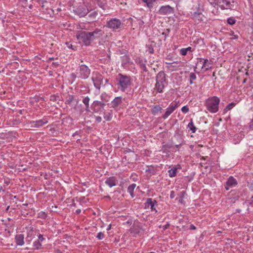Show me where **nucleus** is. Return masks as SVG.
Instances as JSON below:
<instances>
[{
  "instance_id": "nucleus-4",
  "label": "nucleus",
  "mask_w": 253,
  "mask_h": 253,
  "mask_svg": "<svg viewBox=\"0 0 253 253\" xmlns=\"http://www.w3.org/2000/svg\"><path fill=\"white\" fill-rule=\"evenodd\" d=\"M211 5L213 7L219 6L222 9H231L232 4L230 0H208Z\"/></svg>"
},
{
  "instance_id": "nucleus-48",
  "label": "nucleus",
  "mask_w": 253,
  "mask_h": 253,
  "mask_svg": "<svg viewBox=\"0 0 253 253\" xmlns=\"http://www.w3.org/2000/svg\"><path fill=\"white\" fill-rule=\"evenodd\" d=\"M147 50L149 53L152 54L154 53V49L151 46L148 47Z\"/></svg>"
},
{
  "instance_id": "nucleus-44",
  "label": "nucleus",
  "mask_w": 253,
  "mask_h": 253,
  "mask_svg": "<svg viewBox=\"0 0 253 253\" xmlns=\"http://www.w3.org/2000/svg\"><path fill=\"white\" fill-rule=\"evenodd\" d=\"M187 52H188V51H187V50L185 48H181L180 50V53L182 55H186L187 54Z\"/></svg>"
},
{
  "instance_id": "nucleus-24",
  "label": "nucleus",
  "mask_w": 253,
  "mask_h": 253,
  "mask_svg": "<svg viewBox=\"0 0 253 253\" xmlns=\"http://www.w3.org/2000/svg\"><path fill=\"white\" fill-rule=\"evenodd\" d=\"M16 244L19 246H22L24 244V235L22 234L17 235L15 236Z\"/></svg>"
},
{
  "instance_id": "nucleus-50",
  "label": "nucleus",
  "mask_w": 253,
  "mask_h": 253,
  "mask_svg": "<svg viewBox=\"0 0 253 253\" xmlns=\"http://www.w3.org/2000/svg\"><path fill=\"white\" fill-rule=\"evenodd\" d=\"M169 225H170V224L169 223H168L167 224L163 226V230H165L167 229H168L169 227Z\"/></svg>"
},
{
  "instance_id": "nucleus-43",
  "label": "nucleus",
  "mask_w": 253,
  "mask_h": 253,
  "mask_svg": "<svg viewBox=\"0 0 253 253\" xmlns=\"http://www.w3.org/2000/svg\"><path fill=\"white\" fill-rule=\"evenodd\" d=\"M189 110V109L187 106H184L181 108V111L183 113H187Z\"/></svg>"
},
{
  "instance_id": "nucleus-38",
  "label": "nucleus",
  "mask_w": 253,
  "mask_h": 253,
  "mask_svg": "<svg viewBox=\"0 0 253 253\" xmlns=\"http://www.w3.org/2000/svg\"><path fill=\"white\" fill-rule=\"evenodd\" d=\"M74 97L73 95H70L69 98L66 100V103L70 104L74 100Z\"/></svg>"
},
{
  "instance_id": "nucleus-52",
  "label": "nucleus",
  "mask_w": 253,
  "mask_h": 253,
  "mask_svg": "<svg viewBox=\"0 0 253 253\" xmlns=\"http://www.w3.org/2000/svg\"><path fill=\"white\" fill-rule=\"evenodd\" d=\"M174 191H172L170 192V198L172 199L174 198Z\"/></svg>"
},
{
  "instance_id": "nucleus-11",
  "label": "nucleus",
  "mask_w": 253,
  "mask_h": 253,
  "mask_svg": "<svg viewBox=\"0 0 253 253\" xmlns=\"http://www.w3.org/2000/svg\"><path fill=\"white\" fill-rule=\"evenodd\" d=\"M174 12V8L169 5L162 6L159 10V13L163 15L170 14Z\"/></svg>"
},
{
  "instance_id": "nucleus-15",
  "label": "nucleus",
  "mask_w": 253,
  "mask_h": 253,
  "mask_svg": "<svg viewBox=\"0 0 253 253\" xmlns=\"http://www.w3.org/2000/svg\"><path fill=\"white\" fill-rule=\"evenodd\" d=\"M47 123L48 120L47 119L44 118L36 121H30L29 122V124L31 125V126L39 127L42 126L43 125L46 124Z\"/></svg>"
},
{
  "instance_id": "nucleus-60",
  "label": "nucleus",
  "mask_w": 253,
  "mask_h": 253,
  "mask_svg": "<svg viewBox=\"0 0 253 253\" xmlns=\"http://www.w3.org/2000/svg\"><path fill=\"white\" fill-rule=\"evenodd\" d=\"M238 38V36H234V37L233 38L234 39H236Z\"/></svg>"
},
{
  "instance_id": "nucleus-46",
  "label": "nucleus",
  "mask_w": 253,
  "mask_h": 253,
  "mask_svg": "<svg viewBox=\"0 0 253 253\" xmlns=\"http://www.w3.org/2000/svg\"><path fill=\"white\" fill-rule=\"evenodd\" d=\"M40 216L42 218H45L46 217V214L44 212L42 211L39 213Z\"/></svg>"
},
{
  "instance_id": "nucleus-36",
  "label": "nucleus",
  "mask_w": 253,
  "mask_h": 253,
  "mask_svg": "<svg viewBox=\"0 0 253 253\" xmlns=\"http://www.w3.org/2000/svg\"><path fill=\"white\" fill-rule=\"evenodd\" d=\"M148 169H146V172H148L152 174H154L155 173V169L153 167H147Z\"/></svg>"
},
{
  "instance_id": "nucleus-47",
  "label": "nucleus",
  "mask_w": 253,
  "mask_h": 253,
  "mask_svg": "<svg viewBox=\"0 0 253 253\" xmlns=\"http://www.w3.org/2000/svg\"><path fill=\"white\" fill-rule=\"evenodd\" d=\"M44 238H43L42 235L40 234L38 236V240L37 241L41 242H42L44 240Z\"/></svg>"
},
{
  "instance_id": "nucleus-30",
  "label": "nucleus",
  "mask_w": 253,
  "mask_h": 253,
  "mask_svg": "<svg viewBox=\"0 0 253 253\" xmlns=\"http://www.w3.org/2000/svg\"><path fill=\"white\" fill-rule=\"evenodd\" d=\"M196 75L194 73L191 72L189 75V82L190 84H193V81L196 79Z\"/></svg>"
},
{
  "instance_id": "nucleus-2",
  "label": "nucleus",
  "mask_w": 253,
  "mask_h": 253,
  "mask_svg": "<svg viewBox=\"0 0 253 253\" xmlns=\"http://www.w3.org/2000/svg\"><path fill=\"white\" fill-rule=\"evenodd\" d=\"M116 80L118 88L122 91H125L131 84V80L130 77L121 73L118 74Z\"/></svg>"
},
{
  "instance_id": "nucleus-21",
  "label": "nucleus",
  "mask_w": 253,
  "mask_h": 253,
  "mask_svg": "<svg viewBox=\"0 0 253 253\" xmlns=\"http://www.w3.org/2000/svg\"><path fill=\"white\" fill-rule=\"evenodd\" d=\"M193 18L196 21L198 22H200L203 20L204 15L202 14V12L197 11L194 12L192 14Z\"/></svg>"
},
{
  "instance_id": "nucleus-35",
  "label": "nucleus",
  "mask_w": 253,
  "mask_h": 253,
  "mask_svg": "<svg viewBox=\"0 0 253 253\" xmlns=\"http://www.w3.org/2000/svg\"><path fill=\"white\" fill-rule=\"evenodd\" d=\"M236 21V20H235V19L232 17L228 18L227 20V23L231 25H234Z\"/></svg>"
},
{
  "instance_id": "nucleus-63",
  "label": "nucleus",
  "mask_w": 253,
  "mask_h": 253,
  "mask_svg": "<svg viewBox=\"0 0 253 253\" xmlns=\"http://www.w3.org/2000/svg\"><path fill=\"white\" fill-rule=\"evenodd\" d=\"M9 207L8 206V207L7 208V209H6V211H7V210L9 209Z\"/></svg>"
},
{
  "instance_id": "nucleus-16",
  "label": "nucleus",
  "mask_w": 253,
  "mask_h": 253,
  "mask_svg": "<svg viewBox=\"0 0 253 253\" xmlns=\"http://www.w3.org/2000/svg\"><path fill=\"white\" fill-rule=\"evenodd\" d=\"M237 184V180L233 177L230 176L226 182L225 188L226 190H228L230 188L235 186Z\"/></svg>"
},
{
  "instance_id": "nucleus-12",
  "label": "nucleus",
  "mask_w": 253,
  "mask_h": 253,
  "mask_svg": "<svg viewBox=\"0 0 253 253\" xmlns=\"http://www.w3.org/2000/svg\"><path fill=\"white\" fill-rule=\"evenodd\" d=\"M199 62H202V68L204 69L205 71H207L211 68L212 62L211 60L204 58H198Z\"/></svg>"
},
{
  "instance_id": "nucleus-22",
  "label": "nucleus",
  "mask_w": 253,
  "mask_h": 253,
  "mask_svg": "<svg viewBox=\"0 0 253 253\" xmlns=\"http://www.w3.org/2000/svg\"><path fill=\"white\" fill-rule=\"evenodd\" d=\"M146 62L144 61L142 59H139L137 61V64L139 65L140 68L142 70L141 72H147L148 70L146 66Z\"/></svg>"
},
{
  "instance_id": "nucleus-18",
  "label": "nucleus",
  "mask_w": 253,
  "mask_h": 253,
  "mask_svg": "<svg viewBox=\"0 0 253 253\" xmlns=\"http://www.w3.org/2000/svg\"><path fill=\"white\" fill-rule=\"evenodd\" d=\"M181 168L179 164L174 166L170 169L168 170L169 175L170 177H173L176 175L177 169Z\"/></svg>"
},
{
  "instance_id": "nucleus-28",
  "label": "nucleus",
  "mask_w": 253,
  "mask_h": 253,
  "mask_svg": "<svg viewBox=\"0 0 253 253\" xmlns=\"http://www.w3.org/2000/svg\"><path fill=\"white\" fill-rule=\"evenodd\" d=\"M113 116V112L112 110L110 112H104V118L106 121H110Z\"/></svg>"
},
{
  "instance_id": "nucleus-45",
  "label": "nucleus",
  "mask_w": 253,
  "mask_h": 253,
  "mask_svg": "<svg viewBox=\"0 0 253 253\" xmlns=\"http://www.w3.org/2000/svg\"><path fill=\"white\" fill-rule=\"evenodd\" d=\"M185 193V191L182 192V195L180 197V198L179 199V203H182V204L183 203V202H184L183 198H184V195Z\"/></svg>"
},
{
  "instance_id": "nucleus-40",
  "label": "nucleus",
  "mask_w": 253,
  "mask_h": 253,
  "mask_svg": "<svg viewBox=\"0 0 253 253\" xmlns=\"http://www.w3.org/2000/svg\"><path fill=\"white\" fill-rule=\"evenodd\" d=\"M98 5L102 9H105V3H104L100 0H97Z\"/></svg>"
},
{
  "instance_id": "nucleus-34",
  "label": "nucleus",
  "mask_w": 253,
  "mask_h": 253,
  "mask_svg": "<svg viewBox=\"0 0 253 253\" xmlns=\"http://www.w3.org/2000/svg\"><path fill=\"white\" fill-rule=\"evenodd\" d=\"M235 105V103H230L229 104H228L226 107L224 108V112H227L231 109L233 108V107Z\"/></svg>"
},
{
  "instance_id": "nucleus-39",
  "label": "nucleus",
  "mask_w": 253,
  "mask_h": 253,
  "mask_svg": "<svg viewBox=\"0 0 253 253\" xmlns=\"http://www.w3.org/2000/svg\"><path fill=\"white\" fill-rule=\"evenodd\" d=\"M96 238L98 240H102L104 238V234L102 232H100L98 233L97 235L96 236Z\"/></svg>"
},
{
  "instance_id": "nucleus-56",
  "label": "nucleus",
  "mask_w": 253,
  "mask_h": 253,
  "mask_svg": "<svg viewBox=\"0 0 253 253\" xmlns=\"http://www.w3.org/2000/svg\"><path fill=\"white\" fill-rule=\"evenodd\" d=\"M81 212V210L80 209H78L76 211V213L77 214L80 213Z\"/></svg>"
},
{
  "instance_id": "nucleus-61",
  "label": "nucleus",
  "mask_w": 253,
  "mask_h": 253,
  "mask_svg": "<svg viewBox=\"0 0 253 253\" xmlns=\"http://www.w3.org/2000/svg\"><path fill=\"white\" fill-rule=\"evenodd\" d=\"M105 81H106V83H108V79H106V80H105Z\"/></svg>"
},
{
  "instance_id": "nucleus-53",
  "label": "nucleus",
  "mask_w": 253,
  "mask_h": 253,
  "mask_svg": "<svg viewBox=\"0 0 253 253\" xmlns=\"http://www.w3.org/2000/svg\"><path fill=\"white\" fill-rule=\"evenodd\" d=\"M66 44L67 45V46L70 48H73V45L72 44L69 43V42H66Z\"/></svg>"
},
{
  "instance_id": "nucleus-14",
  "label": "nucleus",
  "mask_w": 253,
  "mask_h": 253,
  "mask_svg": "<svg viewBox=\"0 0 253 253\" xmlns=\"http://www.w3.org/2000/svg\"><path fill=\"white\" fill-rule=\"evenodd\" d=\"M75 12L80 17H84L89 13V10L85 7L80 6L76 9Z\"/></svg>"
},
{
  "instance_id": "nucleus-55",
  "label": "nucleus",
  "mask_w": 253,
  "mask_h": 253,
  "mask_svg": "<svg viewBox=\"0 0 253 253\" xmlns=\"http://www.w3.org/2000/svg\"><path fill=\"white\" fill-rule=\"evenodd\" d=\"M186 48V49L187 50V51L188 52V51H191V49H192L191 47L189 46V47H188L187 48Z\"/></svg>"
},
{
  "instance_id": "nucleus-13",
  "label": "nucleus",
  "mask_w": 253,
  "mask_h": 253,
  "mask_svg": "<svg viewBox=\"0 0 253 253\" xmlns=\"http://www.w3.org/2000/svg\"><path fill=\"white\" fill-rule=\"evenodd\" d=\"M91 38L93 41L95 39L100 38L103 35L104 32L99 29L96 28L92 32H89Z\"/></svg>"
},
{
  "instance_id": "nucleus-5",
  "label": "nucleus",
  "mask_w": 253,
  "mask_h": 253,
  "mask_svg": "<svg viewBox=\"0 0 253 253\" xmlns=\"http://www.w3.org/2000/svg\"><path fill=\"white\" fill-rule=\"evenodd\" d=\"M106 26L107 28L111 29L113 31H116L117 30L122 28L123 26V23L120 19L114 18L108 21Z\"/></svg>"
},
{
  "instance_id": "nucleus-32",
  "label": "nucleus",
  "mask_w": 253,
  "mask_h": 253,
  "mask_svg": "<svg viewBox=\"0 0 253 253\" xmlns=\"http://www.w3.org/2000/svg\"><path fill=\"white\" fill-rule=\"evenodd\" d=\"M34 238V236L32 235V234H30V233H28L27 236L26 238V242L28 244H30L32 240Z\"/></svg>"
},
{
  "instance_id": "nucleus-19",
  "label": "nucleus",
  "mask_w": 253,
  "mask_h": 253,
  "mask_svg": "<svg viewBox=\"0 0 253 253\" xmlns=\"http://www.w3.org/2000/svg\"><path fill=\"white\" fill-rule=\"evenodd\" d=\"M118 180L114 176H111L106 179L105 183L110 187H112L116 185Z\"/></svg>"
},
{
  "instance_id": "nucleus-9",
  "label": "nucleus",
  "mask_w": 253,
  "mask_h": 253,
  "mask_svg": "<svg viewBox=\"0 0 253 253\" xmlns=\"http://www.w3.org/2000/svg\"><path fill=\"white\" fill-rule=\"evenodd\" d=\"M179 102H175L170 103L169 107L167 109L165 113L163 116V118L167 119L179 106Z\"/></svg>"
},
{
  "instance_id": "nucleus-49",
  "label": "nucleus",
  "mask_w": 253,
  "mask_h": 253,
  "mask_svg": "<svg viewBox=\"0 0 253 253\" xmlns=\"http://www.w3.org/2000/svg\"><path fill=\"white\" fill-rule=\"evenodd\" d=\"M95 121H96V122H97L98 123H100L102 121V118L100 116H96L95 117Z\"/></svg>"
},
{
  "instance_id": "nucleus-59",
  "label": "nucleus",
  "mask_w": 253,
  "mask_h": 253,
  "mask_svg": "<svg viewBox=\"0 0 253 253\" xmlns=\"http://www.w3.org/2000/svg\"><path fill=\"white\" fill-rule=\"evenodd\" d=\"M78 134V132H76L74 133L73 135V136H75V135H77Z\"/></svg>"
},
{
  "instance_id": "nucleus-31",
  "label": "nucleus",
  "mask_w": 253,
  "mask_h": 253,
  "mask_svg": "<svg viewBox=\"0 0 253 253\" xmlns=\"http://www.w3.org/2000/svg\"><path fill=\"white\" fill-rule=\"evenodd\" d=\"M42 244L38 241H36L33 243L34 250H39L41 249Z\"/></svg>"
},
{
  "instance_id": "nucleus-3",
  "label": "nucleus",
  "mask_w": 253,
  "mask_h": 253,
  "mask_svg": "<svg viewBox=\"0 0 253 253\" xmlns=\"http://www.w3.org/2000/svg\"><path fill=\"white\" fill-rule=\"evenodd\" d=\"M220 99L217 96L209 98L205 102L207 110L211 113H214L218 111Z\"/></svg>"
},
{
  "instance_id": "nucleus-29",
  "label": "nucleus",
  "mask_w": 253,
  "mask_h": 253,
  "mask_svg": "<svg viewBox=\"0 0 253 253\" xmlns=\"http://www.w3.org/2000/svg\"><path fill=\"white\" fill-rule=\"evenodd\" d=\"M187 126L193 133H195L196 132L197 128L194 126L192 119L191 120L190 122L188 124Z\"/></svg>"
},
{
  "instance_id": "nucleus-17",
  "label": "nucleus",
  "mask_w": 253,
  "mask_h": 253,
  "mask_svg": "<svg viewBox=\"0 0 253 253\" xmlns=\"http://www.w3.org/2000/svg\"><path fill=\"white\" fill-rule=\"evenodd\" d=\"M157 202L156 200H153L152 198H148L146 200V203H145V208H147V207H149L150 206L151 207V210L152 211H155L156 212H157L156 211L155 206L157 205Z\"/></svg>"
},
{
  "instance_id": "nucleus-7",
  "label": "nucleus",
  "mask_w": 253,
  "mask_h": 253,
  "mask_svg": "<svg viewBox=\"0 0 253 253\" xmlns=\"http://www.w3.org/2000/svg\"><path fill=\"white\" fill-rule=\"evenodd\" d=\"M77 38L80 42H82L85 46L89 45L92 42L89 32H82L77 36Z\"/></svg>"
},
{
  "instance_id": "nucleus-33",
  "label": "nucleus",
  "mask_w": 253,
  "mask_h": 253,
  "mask_svg": "<svg viewBox=\"0 0 253 253\" xmlns=\"http://www.w3.org/2000/svg\"><path fill=\"white\" fill-rule=\"evenodd\" d=\"M143 1L147 4L148 7L151 8L153 7V2L155 0H143Z\"/></svg>"
},
{
  "instance_id": "nucleus-23",
  "label": "nucleus",
  "mask_w": 253,
  "mask_h": 253,
  "mask_svg": "<svg viewBox=\"0 0 253 253\" xmlns=\"http://www.w3.org/2000/svg\"><path fill=\"white\" fill-rule=\"evenodd\" d=\"M166 64L168 65L167 66L168 68L172 71L176 70L179 67L177 65L178 64L177 62H173L171 63L166 62Z\"/></svg>"
},
{
  "instance_id": "nucleus-20",
  "label": "nucleus",
  "mask_w": 253,
  "mask_h": 253,
  "mask_svg": "<svg viewBox=\"0 0 253 253\" xmlns=\"http://www.w3.org/2000/svg\"><path fill=\"white\" fill-rule=\"evenodd\" d=\"M122 103V97L121 96L116 97L111 101V107L113 108H116Z\"/></svg>"
},
{
  "instance_id": "nucleus-54",
  "label": "nucleus",
  "mask_w": 253,
  "mask_h": 253,
  "mask_svg": "<svg viewBox=\"0 0 253 253\" xmlns=\"http://www.w3.org/2000/svg\"><path fill=\"white\" fill-rule=\"evenodd\" d=\"M190 229L195 230V229H196V227L194 225L191 224L190 226Z\"/></svg>"
},
{
  "instance_id": "nucleus-10",
  "label": "nucleus",
  "mask_w": 253,
  "mask_h": 253,
  "mask_svg": "<svg viewBox=\"0 0 253 253\" xmlns=\"http://www.w3.org/2000/svg\"><path fill=\"white\" fill-rule=\"evenodd\" d=\"M105 104L100 101H94L91 104V107L95 112H98L102 111L104 110V107Z\"/></svg>"
},
{
  "instance_id": "nucleus-27",
  "label": "nucleus",
  "mask_w": 253,
  "mask_h": 253,
  "mask_svg": "<svg viewBox=\"0 0 253 253\" xmlns=\"http://www.w3.org/2000/svg\"><path fill=\"white\" fill-rule=\"evenodd\" d=\"M162 110V108L159 105L155 106L151 110L152 114L156 115L159 113H161Z\"/></svg>"
},
{
  "instance_id": "nucleus-62",
  "label": "nucleus",
  "mask_w": 253,
  "mask_h": 253,
  "mask_svg": "<svg viewBox=\"0 0 253 253\" xmlns=\"http://www.w3.org/2000/svg\"><path fill=\"white\" fill-rule=\"evenodd\" d=\"M251 201L253 202V197H252V198L251 199Z\"/></svg>"
},
{
  "instance_id": "nucleus-57",
  "label": "nucleus",
  "mask_w": 253,
  "mask_h": 253,
  "mask_svg": "<svg viewBox=\"0 0 253 253\" xmlns=\"http://www.w3.org/2000/svg\"><path fill=\"white\" fill-rule=\"evenodd\" d=\"M181 145V143H179V144H176L175 145V147L177 148V149H179V146Z\"/></svg>"
},
{
  "instance_id": "nucleus-41",
  "label": "nucleus",
  "mask_w": 253,
  "mask_h": 253,
  "mask_svg": "<svg viewBox=\"0 0 253 253\" xmlns=\"http://www.w3.org/2000/svg\"><path fill=\"white\" fill-rule=\"evenodd\" d=\"M77 77V75L74 73H72V74H70V78L71 80H72V83H73V82L75 81Z\"/></svg>"
},
{
  "instance_id": "nucleus-6",
  "label": "nucleus",
  "mask_w": 253,
  "mask_h": 253,
  "mask_svg": "<svg viewBox=\"0 0 253 253\" xmlns=\"http://www.w3.org/2000/svg\"><path fill=\"white\" fill-rule=\"evenodd\" d=\"M77 74L79 78L82 79H87L90 74V69L85 65L82 64L79 66Z\"/></svg>"
},
{
  "instance_id": "nucleus-8",
  "label": "nucleus",
  "mask_w": 253,
  "mask_h": 253,
  "mask_svg": "<svg viewBox=\"0 0 253 253\" xmlns=\"http://www.w3.org/2000/svg\"><path fill=\"white\" fill-rule=\"evenodd\" d=\"M103 76L98 72H93L91 77V80L93 83L94 87L98 89H100L101 85L103 82Z\"/></svg>"
},
{
  "instance_id": "nucleus-58",
  "label": "nucleus",
  "mask_w": 253,
  "mask_h": 253,
  "mask_svg": "<svg viewBox=\"0 0 253 253\" xmlns=\"http://www.w3.org/2000/svg\"><path fill=\"white\" fill-rule=\"evenodd\" d=\"M111 225H109L108 226V227H107V230H109L111 229Z\"/></svg>"
},
{
  "instance_id": "nucleus-37",
  "label": "nucleus",
  "mask_w": 253,
  "mask_h": 253,
  "mask_svg": "<svg viewBox=\"0 0 253 253\" xmlns=\"http://www.w3.org/2000/svg\"><path fill=\"white\" fill-rule=\"evenodd\" d=\"M98 15V13L96 11H93L92 12L90 13L89 15H88V17L94 19H95L96 16H97Z\"/></svg>"
},
{
  "instance_id": "nucleus-26",
  "label": "nucleus",
  "mask_w": 253,
  "mask_h": 253,
  "mask_svg": "<svg viewBox=\"0 0 253 253\" xmlns=\"http://www.w3.org/2000/svg\"><path fill=\"white\" fill-rule=\"evenodd\" d=\"M136 187V184L134 183L131 184L130 185L127 189V192L129 193L132 198H133L134 196L133 191L134 190V188Z\"/></svg>"
},
{
  "instance_id": "nucleus-25",
  "label": "nucleus",
  "mask_w": 253,
  "mask_h": 253,
  "mask_svg": "<svg viewBox=\"0 0 253 253\" xmlns=\"http://www.w3.org/2000/svg\"><path fill=\"white\" fill-rule=\"evenodd\" d=\"M89 101H90V98L87 96L84 97L82 100L83 103L84 104V105L85 106V110L88 112L90 111V108H89Z\"/></svg>"
},
{
  "instance_id": "nucleus-1",
  "label": "nucleus",
  "mask_w": 253,
  "mask_h": 253,
  "mask_svg": "<svg viewBox=\"0 0 253 253\" xmlns=\"http://www.w3.org/2000/svg\"><path fill=\"white\" fill-rule=\"evenodd\" d=\"M167 84L166 74L164 71L159 72L156 76L154 90H156L157 93H163V89Z\"/></svg>"
},
{
  "instance_id": "nucleus-42",
  "label": "nucleus",
  "mask_w": 253,
  "mask_h": 253,
  "mask_svg": "<svg viewBox=\"0 0 253 253\" xmlns=\"http://www.w3.org/2000/svg\"><path fill=\"white\" fill-rule=\"evenodd\" d=\"M170 32V30L169 29H167L166 32H163L162 35L164 36V40L165 41Z\"/></svg>"
},
{
  "instance_id": "nucleus-51",
  "label": "nucleus",
  "mask_w": 253,
  "mask_h": 253,
  "mask_svg": "<svg viewBox=\"0 0 253 253\" xmlns=\"http://www.w3.org/2000/svg\"><path fill=\"white\" fill-rule=\"evenodd\" d=\"M144 24V22L141 20H139L138 25L140 27H142Z\"/></svg>"
}]
</instances>
